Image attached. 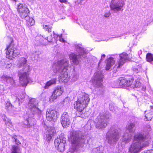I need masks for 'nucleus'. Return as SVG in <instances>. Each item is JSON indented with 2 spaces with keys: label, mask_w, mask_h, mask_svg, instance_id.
I'll list each match as a JSON object with an SVG mask.
<instances>
[{
  "label": "nucleus",
  "mask_w": 153,
  "mask_h": 153,
  "mask_svg": "<svg viewBox=\"0 0 153 153\" xmlns=\"http://www.w3.org/2000/svg\"><path fill=\"white\" fill-rule=\"evenodd\" d=\"M151 141L150 135L148 133L142 132L135 134L128 148V153H139L144 147L148 146Z\"/></svg>",
  "instance_id": "nucleus-1"
},
{
  "label": "nucleus",
  "mask_w": 153,
  "mask_h": 153,
  "mask_svg": "<svg viewBox=\"0 0 153 153\" xmlns=\"http://www.w3.org/2000/svg\"><path fill=\"white\" fill-rule=\"evenodd\" d=\"M68 60L65 59L58 61L53 64V71L55 73H60L59 76V81L67 82L70 79V72L68 69Z\"/></svg>",
  "instance_id": "nucleus-2"
},
{
  "label": "nucleus",
  "mask_w": 153,
  "mask_h": 153,
  "mask_svg": "<svg viewBox=\"0 0 153 153\" xmlns=\"http://www.w3.org/2000/svg\"><path fill=\"white\" fill-rule=\"evenodd\" d=\"M27 60L25 58L20 59L17 66L19 68H22L18 72L20 82L22 86H25L30 81V78L29 76V72L31 69L29 65L26 64Z\"/></svg>",
  "instance_id": "nucleus-3"
},
{
  "label": "nucleus",
  "mask_w": 153,
  "mask_h": 153,
  "mask_svg": "<svg viewBox=\"0 0 153 153\" xmlns=\"http://www.w3.org/2000/svg\"><path fill=\"white\" fill-rule=\"evenodd\" d=\"M72 146L69 149V152L73 153L77 151L79 147L85 142V136L79 131L73 130L70 133Z\"/></svg>",
  "instance_id": "nucleus-4"
},
{
  "label": "nucleus",
  "mask_w": 153,
  "mask_h": 153,
  "mask_svg": "<svg viewBox=\"0 0 153 153\" xmlns=\"http://www.w3.org/2000/svg\"><path fill=\"white\" fill-rule=\"evenodd\" d=\"M120 129L117 126L111 127L106 135L108 143L111 146L116 144L120 138Z\"/></svg>",
  "instance_id": "nucleus-5"
},
{
  "label": "nucleus",
  "mask_w": 153,
  "mask_h": 153,
  "mask_svg": "<svg viewBox=\"0 0 153 153\" xmlns=\"http://www.w3.org/2000/svg\"><path fill=\"white\" fill-rule=\"evenodd\" d=\"M110 114L108 112L100 113L95 119L94 124L96 128L102 130L107 125V120L109 118Z\"/></svg>",
  "instance_id": "nucleus-6"
},
{
  "label": "nucleus",
  "mask_w": 153,
  "mask_h": 153,
  "mask_svg": "<svg viewBox=\"0 0 153 153\" xmlns=\"http://www.w3.org/2000/svg\"><path fill=\"white\" fill-rule=\"evenodd\" d=\"M89 100V95L85 94L82 97L78 99L77 101L75 102L74 107L77 110L76 113L78 116L80 117V115H77L78 113L80 112V114H82V111L87 106Z\"/></svg>",
  "instance_id": "nucleus-7"
},
{
  "label": "nucleus",
  "mask_w": 153,
  "mask_h": 153,
  "mask_svg": "<svg viewBox=\"0 0 153 153\" xmlns=\"http://www.w3.org/2000/svg\"><path fill=\"white\" fill-rule=\"evenodd\" d=\"M76 51L78 52V55H77L74 53L71 54L69 56V57L71 60L76 65L78 64L80 61V59H83V61L86 62V53L84 50V49L82 48L81 45H77L76 46Z\"/></svg>",
  "instance_id": "nucleus-8"
},
{
  "label": "nucleus",
  "mask_w": 153,
  "mask_h": 153,
  "mask_svg": "<svg viewBox=\"0 0 153 153\" xmlns=\"http://www.w3.org/2000/svg\"><path fill=\"white\" fill-rule=\"evenodd\" d=\"M6 50V57L9 59H12L19 54V50L16 48L15 46L13 45L12 42L7 47Z\"/></svg>",
  "instance_id": "nucleus-9"
},
{
  "label": "nucleus",
  "mask_w": 153,
  "mask_h": 153,
  "mask_svg": "<svg viewBox=\"0 0 153 153\" xmlns=\"http://www.w3.org/2000/svg\"><path fill=\"white\" fill-rule=\"evenodd\" d=\"M125 5L123 0H112L110 4L111 10L117 13Z\"/></svg>",
  "instance_id": "nucleus-10"
},
{
  "label": "nucleus",
  "mask_w": 153,
  "mask_h": 153,
  "mask_svg": "<svg viewBox=\"0 0 153 153\" xmlns=\"http://www.w3.org/2000/svg\"><path fill=\"white\" fill-rule=\"evenodd\" d=\"M38 104V102L34 98H31L29 100L28 106L29 110L32 113H37L38 115L41 114V111L37 107Z\"/></svg>",
  "instance_id": "nucleus-11"
},
{
  "label": "nucleus",
  "mask_w": 153,
  "mask_h": 153,
  "mask_svg": "<svg viewBox=\"0 0 153 153\" xmlns=\"http://www.w3.org/2000/svg\"><path fill=\"white\" fill-rule=\"evenodd\" d=\"M63 135L62 134L59 137H57L54 140V145L55 147L60 152H63L65 149V143L66 141L64 139Z\"/></svg>",
  "instance_id": "nucleus-12"
},
{
  "label": "nucleus",
  "mask_w": 153,
  "mask_h": 153,
  "mask_svg": "<svg viewBox=\"0 0 153 153\" xmlns=\"http://www.w3.org/2000/svg\"><path fill=\"white\" fill-rule=\"evenodd\" d=\"M94 79L92 80V83L95 88L100 87L102 85L103 78V75L101 71H98L95 73Z\"/></svg>",
  "instance_id": "nucleus-13"
},
{
  "label": "nucleus",
  "mask_w": 153,
  "mask_h": 153,
  "mask_svg": "<svg viewBox=\"0 0 153 153\" xmlns=\"http://www.w3.org/2000/svg\"><path fill=\"white\" fill-rule=\"evenodd\" d=\"M17 10L21 17L22 19L27 17L30 14V11L25 4L19 5Z\"/></svg>",
  "instance_id": "nucleus-14"
},
{
  "label": "nucleus",
  "mask_w": 153,
  "mask_h": 153,
  "mask_svg": "<svg viewBox=\"0 0 153 153\" xmlns=\"http://www.w3.org/2000/svg\"><path fill=\"white\" fill-rule=\"evenodd\" d=\"M134 81L132 77L128 78H120L118 81L119 83L118 88H122L125 87H129L132 85Z\"/></svg>",
  "instance_id": "nucleus-15"
},
{
  "label": "nucleus",
  "mask_w": 153,
  "mask_h": 153,
  "mask_svg": "<svg viewBox=\"0 0 153 153\" xmlns=\"http://www.w3.org/2000/svg\"><path fill=\"white\" fill-rule=\"evenodd\" d=\"M60 121L64 128L67 127L70 125L71 122V118L67 112H64L62 114Z\"/></svg>",
  "instance_id": "nucleus-16"
},
{
  "label": "nucleus",
  "mask_w": 153,
  "mask_h": 153,
  "mask_svg": "<svg viewBox=\"0 0 153 153\" xmlns=\"http://www.w3.org/2000/svg\"><path fill=\"white\" fill-rule=\"evenodd\" d=\"M47 120L49 121H53L55 122L58 118V115L56 111L48 109L46 114Z\"/></svg>",
  "instance_id": "nucleus-17"
},
{
  "label": "nucleus",
  "mask_w": 153,
  "mask_h": 153,
  "mask_svg": "<svg viewBox=\"0 0 153 153\" xmlns=\"http://www.w3.org/2000/svg\"><path fill=\"white\" fill-rule=\"evenodd\" d=\"M63 87L61 86H57L56 88L55 89L52 95L50 97V101L51 102L53 101L54 100L56 99L58 96L61 95L63 92Z\"/></svg>",
  "instance_id": "nucleus-18"
},
{
  "label": "nucleus",
  "mask_w": 153,
  "mask_h": 153,
  "mask_svg": "<svg viewBox=\"0 0 153 153\" xmlns=\"http://www.w3.org/2000/svg\"><path fill=\"white\" fill-rule=\"evenodd\" d=\"M27 114H29L30 116H28L29 117L27 120H25L24 122V124L26 125L27 127H30L33 126L36 124V120L35 119L32 117L33 116V113L31 114L29 113L28 112L27 113Z\"/></svg>",
  "instance_id": "nucleus-19"
},
{
  "label": "nucleus",
  "mask_w": 153,
  "mask_h": 153,
  "mask_svg": "<svg viewBox=\"0 0 153 153\" xmlns=\"http://www.w3.org/2000/svg\"><path fill=\"white\" fill-rule=\"evenodd\" d=\"M0 80L3 82H6L12 85L13 86H16V82L13 78L7 75H3L0 77Z\"/></svg>",
  "instance_id": "nucleus-20"
},
{
  "label": "nucleus",
  "mask_w": 153,
  "mask_h": 153,
  "mask_svg": "<svg viewBox=\"0 0 153 153\" xmlns=\"http://www.w3.org/2000/svg\"><path fill=\"white\" fill-rule=\"evenodd\" d=\"M45 134L46 136V139L48 141H50L52 138L53 136L55 131L54 127L47 126L45 127Z\"/></svg>",
  "instance_id": "nucleus-21"
},
{
  "label": "nucleus",
  "mask_w": 153,
  "mask_h": 153,
  "mask_svg": "<svg viewBox=\"0 0 153 153\" xmlns=\"http://www.w3.org/2000/svg\"><path fill=\"white\" fill-rule=\"evenodd\" d=\"M120 60L118 62V65L117 67V68H120L125 63L126 61L128 59V54L125 53H123L119 55Z\"/></svg>",
  "instance_id": "nucleus-22"
},
{
  "label": "nucleus",
  "mask_w": 153,
  "mask_h": 153,
  "mask_svg": "<svg viewBox=\"0 0 153 153\" xmlns=\"http://www.w3.org/2000/svg\"><path fill=\"white\" fill-rule=\"evenodd\" d=\"M132 135L131 134L129 133H125L123 135L121 139L122 142L125 143H129L131 139Z\"/></svg>",
  "instance_id": "nucleus-23"
},
{
  "label": "nucleus",
  "mask_w": 153,
  "mask_h": 153,
  "mask_svg": "<svg viewBox=\"0 0 153 153\" xmlns=\"http://www.w3.org/2000/svg\"><path fill=\"white\" fill-rule=\"evenodd\" d=\"M136 123L135 122L129 123L126 126L127 130L130 133L134 132L136 128Z\"/></svg>",
  "instance_id": "nucleus-24"
},
{
  "label": "nucleus",
  "mask_w": 153,
  "mask_h": 153,
  "mask_svg": "<svg viewBox=\"0 0 153 153\" xmlns=\"http://www.w3.org/2000/svg\"><path fill=\"white\" fill-rule=\"evenodd\" d=\"M115 61L112 57H109L107 60L106 70H109L114 63Z\"/></svg>",
  "instance_id": "nucleus-25"
},
{
  "label": "nucleus",
  "mask_w": 153,
  "mask_h": 153,
  "mask_svg": "<svg viewBox=\"0 0 153 153\" xmlns=\"http://www.w3.org/2000/svg\"><path fill=\"white\" fill-rule=\"evenodd\" d=\"M56 79L53 78L47 82L44 86V88L45 89H48L50 86L53 84H55L56 83Z\"/></svg>",
  "instance_id": "nucleus-26"
},
{
  "label": "nucleus",
  "mask_w": 153,
  "mask_h": 153,
  "mask_svg": "<svg viewBox=\"0 0 153 153\" xmlns=\"http://www.w3.org/2000/svg\"><path fill=\"white\" fill-rule=\"evenodd\" d=\"M11 151V153H21L20 148L17 145H13Z\"/></svg>",
  "instance_id": "nucleus-27"
},
{
  "label": "nucleus",
  "mask_w": 153,
  "mask_h": 153,
  "mask_svg": "<svg viewBox=\"0 0 153 153\" xmlns=\"http://www.w3.org/2000/svg\"><path fill=\"white\" fill-rule=\"evenodd\" d=\"M103 148L102 146H99L93 148L92 150V153H104L103 152Z\"/></svg>",
  "instance_id": "nucleus-28"
},
{
  "label": "nucleus",
  "mask_w": 153,
  "mask_h": 153,
  "mask_svg": "<svg viewBox=\"0 0 153 153\" xmlns=\"http://www.w3.org/2000/svg\"><path fill=\"white\" fill-rule=\"evenodd\" d=\"M147 61L151 64H153V57L152 55L149 53H147L146 56Z\"/></svg>",
  "instance_id": "nucleus-29"
},
{
  "label": "nucleus",
  "mask_w": 153,
  "mask_h": 153,
  "mask_svg": "<svg viewBox=\"0 0 153 153\" xmlns=\"http://www.w3.org/2000/svg\"><path fill=\"white\" fill-rule=\"evenodd\" d=\"M19 136H17L16 135H13L12 137L13 141L15 142L16 143L17 145L21 144V143L20 142L19 140Z\"/></svg>",
  "instance_id": "nucleus-30"
},
{
  "label": "nucleus",
  "mask_w": 153,
  "mask_h": 153,
  "mask_svg": "<svg viewBox=\"0 0 153 153\" xmlns=\"http://www.w3.org/2000/svg\"><path fill=\"white\" fill-rule=\"evenodd\" d=\"M13 108V106L12 105L10 102H7L6 105V108L8 110H10Z\"/></svg>",
  "instance_id": "nucleus-31"
},
{
  "label": "nucleus",
  "mask_w": 153,
  "mask_h": 153,
  "mask_svg": "<svg viewBox=\"0 0 153 153\" xmlns=\"http://www.w3.org/2000/svg\"><path fill=\"white\" fill-rule=\"evenodd\" d=\"M141 85V83L140 82L138 81H136L135 83L132 85L131 86V87L133 88H140Z\"/></svg>",
  "instance_id": "nucleus-32"
},
{
  "label": "nucleus",
  "mask_w": 153,
  "mask_h": 153,
  "mask_svg": "<svg viewBox=\"0 0 153 153\" xmlns=\"http://www.w3.org/2000/svg\"><path fill=\"white\" fill-rule=\"evenodd\" d=\"M43 28L45 29L46 31H48V32L49 33L51 31L52 27H50L49 26L44 25L43 26Z\"/></svg>",
  "instance_id": "nucleus-33"
},
{
  "label": "nucleus",
  "mask_w": 153,
  "mask_h": 153,
  "mask_svg": "<svg viewBox=\"0 0 153 153\" xmlns=\"http://www.w3.org/2000/svg\"><path fill=\"white\" fill-rule=\"evenodd\" d=\"M145 128V131L142 132H145L146 133H148V134H149V132H146L145 131H151L152 129L151 128V126L150 125H147L145 126V127L144 128ZM149 135H150L149 134Z\"/></svg>",
  "instance_id": "nucleus-34"
},
{
  "label": "nucleus",
  "mask_w": 153,
  "mask_h": 153,
  "mask_svg": "<svg viewBox=\"0 0 153 153\" xmlns=\"http://www.w3.org/2000/svg\"><path fill=\"white\" fill-rule=\"evenodd\" d=\"M34 21L32 18L30 19L29 21L27 23L28 25L30 26H32L34 25Z\"/></svg>",
  "instance_id": "nucleus-35"
},
{
  "label": "nucleus",
  "mask_w": 153,
  "mask_h": 153,
  "mask_svg": "<svg viewBox=\"0 0 153 153\" xmlns=\"http://www.w3.org/2000/svg\"><path fill=\"white\" fill-rule=\"evenodd\" d=\"M45 39H46L49 42H51L52 41L53 37L52 35L51 34L50 36H48Z\"/></svg>",
  "instance_id": "nucleus-36"
},
{
  "label": "nucleus",
  "mask_w": 153,
  "mask_h": 153,
  "mask_svg": "<svg viewBox=\"0 0 153 153\" xmlns=\"http://www.w3.org/2000/svg\"><path fill=\"white\" fill-rule=\"evenodd\" d=\"M148 114L147 115V116L145 115V118L144 119V120L145 121H147L149 120H150L152 119V117H148Z\"/></svg>",
  "instance_id": "nucleus-37"
},
{
  "label": "nucleus",
  "mask_w": 153,
  "mask_h": 153,
  "mask_svg": "<svg viewBox=\"0 0 153 153\" xmlns=\"http://www.w3.org/2000/svg\"><path fill=\"white\" fill-rule=\"evenodd\" d=\"M152 18L151 17L150 18H148L146 20V22L147 25L151 22L152 21Z\"/></svg>",
  "instance_id": "nucleus-38"
},
{
  "label": "nucleus",
  "mask_w": 153,
  "mask_h": 153,
  "mask_svg": "<svg viewBox=\"0 0 153 153\" xmlns=\"http://www.w3.org/2000/svg\"><path fill=\"white\" fill-rule=\"evenodd\" d=\"M105 55L104 54H103V55H102L101 58V59H100V62H99V64H98V66H99V65L100 64V62L102 61L104 58H105Z\"/></svg>",
  "instance_id": "nucleus-39"
},
{
  "label": "nucleus",
  "mask_w": 153,
  "mask_h": 153,
  "mask_svg": "<svg viewBox=\"0 0 153 153\" xmlns=\"http://www.w3.org/2000/svg\"><path fill=\"white\" fill-rule=\"evenodd\" d=\"M141 153H153V149H151L145 151L144 152Z\"/></svg>",
  "instance_id": "nucleus-40"
},
{
  "label": "nucleus",
  "mask_w": 153,
  "mask_h": 153,
  "mask_svg": "<svg viewBox=\"0 0 153 153\" xmlns=\"http://www.w3.org/2000/svg\"><path fill=\"white\" fill-rule=\"evenodd\" d=\"M7 125L9 126L10 127H12L13 126L12 122L10 120H9L8 122H7Z\"/></svg>",
  "instance_id": "nucleus-41"
},
{
  "label": "nucleus",
  "mask_w": 153,
  "mask_h": 153,
  "mask_svg": "<svg viewBox=\"0 0 153 153\" xmlns=\"http://www.w3.org/2000/svg\"><path fill=\"white\" fill-rule=\"evenodd\" d=\"M110 14H111L109 12H108L106 13L105 14L104 16L105 17L107 18V17H108L110 16Z\"/></svg>",
  "instance_id": "nucleus-42"
},
{
  "label": "nucleus",
  "mask_w": 153,
  "mask_h": 153,
  "mask_svg": "<svg viewBox=\"0 0 153 153\" xmlns=\"http://www.w3.org/2000/svg\"><path fill=\"white\" fill-rule=\"evenodd\" d=\"M53 37L55 40H56L58 38L59 35H58L55 34L54 33V32H53Z\"/></svg>",
  "instance_id": "nucleus-43"
},
{
  "label": "nucleus",
  "mask_w": 153,
  "mask_h": 153,
  "mask_svg": "<svg viewBox=\"0 0 153 153\" xmlns=\"http://www.w3.org/2000/svg\"><path fill=\"white\" fill-rule=\"evenodd\" d=\"M59 40L60 42H65L64 39L62 38L60 36H59Z\"/></svg>",
  "instance_id": "nucleus-44"
},
{
  "label": "nucleus",
  "mask_w": 153,
  "mask_h": 153,
  "mask_svg": "<svg viewBox=\"0 0 153 153\" xmlns=\"http://www.w3.org/2000/svg\"><path fill=\"white\" fill-rule=\"evenodd\" d=\"M11 96L12 97H15V98L16 99V101L17 100H18V101H19V98H17V97L16 96H15V95L14 94L12 95Z\"/></svg>",
  "instance_id": "nucleus-45"
},
{
  "label": "nucleus",
  "mask_w": 153,
  "mask_h": 153,
  "mask_svg": "<svg viewBox=\"0 0 153 153\" xmlns=\"http://www.w3.org/2000/svg\"><path fill=\"white\" fill-rule=\"evenodd\" d=\"M133 71H134L136 73H137L139 71L138 69L136 68H133Z\"/></svg>",
  "instance_id": "nucleus-46"
},
{
  "label": "nucleus",
  "mask_w": 153,
  "mask_h": 153,
  "mask_svg": "<svg viewBox=\"0 0 153 153\" xmlns=\"http://www.w3.org/2000/svg\"><path fill=\"white\" fill-rule=\"evenodd\" d=\"M38 52H37V51H36L34 53V55H35V56L36 57H38Z\"/></svg>",
  "instance_id": "nucleus-47"
},
{
  "label": "nucleus",
  "mask_w": 153,
  "mask_h": 153,
  "mask_svg": "<svg viewBox=\"0 0 153 153\" xmlns=\"http://www.w3.org/2000/svg\"><path fill=\"white\" fill-rule=\"evenodd\" d=\"M59 1L60 2L62 3H65V1L64 0H60Z\"/></svg>",
  "instance_id": "nucleus-48"
},
{
  "label": "nucleus",
  "mask_w": 153,
  "mask_h": 153,
  "mask_svg": "<svg viewBox=\"0 0 153 153\" xmlns=\"http://www.w3.org/2000/svg\"><path fill=\"white\" fill-rule=\"evenodd\" d=\"M142 90H143V91H144L145 90H146V88H142Z\"/></svg>",
  "instance_id": "nucleus-49"
},
{
  "label": "nucleus",
  "mask_w": 153,
  "mask_h": 153,
  "mask_svg": "<svg viewBox=\"0 0 153 153\" xmlns=\"http://www.w3.org/2000/svg\"><path fill=\"white\" fill-rule=\"evenodd\" d=\"M150 107L151 109H153V106H150Z\"/></svg>",
  "instance_id": "nucleus-50"
},
{
  "label": "nucleus",
  "mask_w": 153,
  "mask_h": 153,
  "mask_svg": "<svg viewBox=\"0 0 153 153\" xmlns=\"http://www.w3.org/2000/svg\"><path fill=\"white\" fill-rule=\"evenodd\" d=\"M152 144H153V141H152Z\"/></svg>",
  "instance_id": "nucleus-51"
},
{
  "label": "nucleus",
  "mask_w": 153,
  "mask_h": 153,
  "mask_svg": "<svg viewBox=\"0 0 153 153\" xmlns=\"http://www.w3.org/2000/svg\"><path fill=\"white\" fill-rule=\"evenodd\" d=\"M66 99H65V100H66Z\"/></svg>",
  "instance_id": "nucleus-52"
}]
</instances>
